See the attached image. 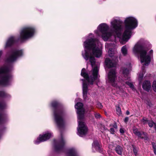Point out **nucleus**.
Segmentation results:
<instances>
[{"label":"nucleus","mask_w":156,"mask_h":156,"mask_svg":"<svg viewBox=\"0 0 156 156\" xmlns=\"http://www.w3.org/2000/svg\"><path fill=\"white\" fill-rule=\"evenodd\" d=\"M54 103H52V106H53V107H55V106L56 105H57V103L56 102H55V105H54Z\"/></svg>","instance_id":"72a5a7b5"},{"label":"nucleus","mask_w":156,"mask_h":156,"mask_svg":"<svg viewBox=\"0 0 156 156\" xmlns=\"http://www.w3.org/2000/svg\"><path fill=\"white\" fill-rule=\"evenodd\" d=\"M128 119H129L128 117H126L125 118L124 120V121L126 123H127V122H128Z\"/></svg>","instance_id":"7c9ffc66"},{"label":"nucleus","mask_w":156,"mask_h":156,"mask_svg":"<svg viewBox=\"0 0 156 156\" xmlns=\"http://www.w3.org/2000/svg\"><path fill=\"white\" fill-rule=\"evenodd\" d=\"M126 84L128 85L131 88L133 89L134 88L133 86L131 83H130L129 82H126Z\"/></svg>","instance_id":"393cba45"},{"label":"nucleus","mask_w":156,"mask_h":156,"mask_svg":"<svg viewBox=\"0 0 156 156\" xmlns=\"http://www.w3.org/2000/svg\"><path fill=\"white\" fill-rule=\"evenodd\" d=\"M51 135L50 133H47L43 135H40L37 140L35 142L36 144H37L40 142H43L47 140L50 138Z\"/></svg>","instance_id":"9d476101"},{"label":"nucleus","mask_w":156,"mask_h":156,"mask_svg":"<svg viewBox=\"0 0 156 156\" xmlns=\"http://www.w3.org/2000/svg\"><path fill=\"white\" fill-rule=\"evenodd\" d=\"M152 87L154 90L156 92V80L154 81L152 85Z\"/></svg>","instance_id":"b1692460"},{"label":"nucleus","mask_w":156,"mask_h":156,"mask_svg":"<svg viewBox=\"0 0 156 156\" xmlns=\"http://www.w3.org/2000/svg\"><path fill=\"white\" fill-rule=\"evenodd\" d=\"M148 49L142 46L136 45L133 49V52L135 53H139L140 57L142 63L143 65H148L151 62V56L152 55L153 51L152 50L150 51L149 55H146V53Z\"/></svg>","instance_id":"20e7f679"},{"label":"nucleus","mask_w":156,"mask_h":156,"mask_svg":"<svg viewBox=\"0 0 156 156\" xmlns=\"http://www.w3.org/2000/svg\"><path fill=\"white\" fill-rule=\"evenodd\" d=\"M148 123L149 126L151 127H152L153 126H154V129L156 131V125L153 121H150L148 122Z\"/></svg>","instance_id":"6ab92c4d"},{"label":"nucleus","mask_w":156,"mask_h":156,"mask_svg":"<svg viewBox=\"0 0 156 156\" xmlns=\"http://www.w3.org/2000/svg\"><path fill=\"white\" fill-rule=\"evenodd\" d=\"M93 149H94L96 151L100 152H102V147L97 142H94L93 144Z\"/></svg>","instance_id":"ddd939ff"},{"label":"nucleus","mask_w":156,"mask_h":156,"mask_svg":"<svg viewBox=\"0 0 156 156\" xmlns=\"http://www.w3.org/2000/svg\"><path fill=\"white\" fill-rule=\"evenodd\" d=\"M115 150L118 154L121 155L122 151V148L121 147L118 145L116 147Z\"/></svg>","instance_id":"f3484780"},{"label":"nucleus","mask_w":156,"mask_h":156,"mask_svg":"<svg viewBox=\"0 0 156 156\" xmlns=\"http://www.w3.org/2000/svg\"><path fill=\"white\" fill-rule=\"evenodd\" d=\"M55 121L58 126L60 128L62 127L64 124V122L62 118V114L60 112L54 113Z\"/></svg>","instance_id":"6e6552de"},{"label":"nucleus","mask_w":156,"mask_h":156,"mask_svg":"<svg viewBox=\"0 0 156 156\" xmlns=\"http://www.w3.org/2000/svg\"><path fill=\"white\" fill-rule=\"evenodd\" d=\"M117 89H118V90H121L122 91V90H121L120 88L119 87H118L117 88Z\"/></svg>","instance_id":"e433bc0d"},{"label":"nucleus","mask_w":156,"mask_h":156,"mask_svg":"<svg viewBox=\"0 0 156 156\" xmlns=\"http://www.w3.org/2000/svg\"><path fill=\"white\" fill-rule=\"evenodd\" d=\"M116 109L117 114L119 115H120L122 114V112L120 107L119 106H117Z\"/></svg>","instance_id":"4be33fe9"},{"label":"nucleus","mask_w":156,"mask_h":156,"mask_svg":"<svg viewBox=\"0 0 156 156\" xmlns=\"http://www.w3.org/2000/svg\"><path fill=\"white\" fill-rule=\"evenodd\" d=\"M116 77L115 70L113 69L110 70L108 74V81L114 87H116L117 84L115 81Z\"/></svg>","instance_id":"423d86ee"},{"label":"nucleus","mask_w":156,"mask_h":156,"mask_svg":"<svg viewBox=\"0 0 156 156\" xmlns=\"http://www.w3.org/2000/svg\"><path fill=\"white\" fill-rule=\"evenodd\" d=\"M141 122L144 124H145L147 123V119L144 117L143 118Z\"/></svg>","instance_id":"a878e982"},{"label":"nucleus","mask_w":156,"mask_h":156,"mask_svg":"<svg viewBox=\"0 0 156 156\" xmlns=\"http://www.w3.org/2000/svg\"><path fill=\"white\" fill-rule=\"evenodd\" d=\"M142 87L144 89L148 91L151 88V85L150 82L148 81H146L143 83L142 85Z\"/></svg>","instance_id":"4468645a"},{"label":"nucleus","mask_w":156,"mask_h":156,"mask_svg":"<svg viewBox=\"0 0 156 156\" xmlns=\"http://www.w3.org/2000/svg\"><path fill=\"white\" fill-rule=\"evenodd\" d=\"M87 84L83 83V97L84 99L87 98Z\"/></svg>","instance_id":"2eb2a0df"},{"label":"nucleus","mask_w":156,"mask_h":156,"mask_svg":"<svg viewBox=\"0 0 156 156\" xmlns=\"http://www.w3.org/2000/svg\"><path fill=\"white\" fill-rule=\"evenodd\" d=\"M94 115L96 119H99L101 117V115L98 113H95L94 114Z\"/></svg>","instance_id":"bb28decb"},{"label":"nucleus","mask_w":156,"mask_h":156,"mask_svg":"<svg viewBox=\"0 0 156 156\" xmlns=\"http://www.w3.org/2000/svg\"><path fill=\"white\" fill-rule=\"evenodd\" d=\"M133 133L139 137L143 139L147 138V135L146 133L143 132H140L138 131V130L136 129H133Z\"/></svg>","instance_id":"9b49d317"},{"label":"nucleus","mask_w":156,"mask_h":156,"mask_svg":"<svg viewBox=\"0 0 156 156\" xmlns=\"http://www.w3.org/2000/svg\"><path fill=\"white\" fill-rule=\"evenodd\" d=\"M83 105L81 103H77L75 106L76 108L77 109V113L78 114V128L77 129L78 134L80 136L85 135L87 131V128L85 123L81 121L84 113V110L83 108Z\"/></svg>","instance_id":"7ed1b4c3"},{"label":"nucleus","mask_w":156,"mask_h":156,"mask_svg":"<svg viewBox=\"0 0 156 156\" xmlns=\"http://www.w3.org/2000/svg\"><path fill=\"white\" fill-rule=\"evenodd\" d=\"M108 54L109 56L111 57L113 56V55H114L115 53V51H114V50L113 49H109L108 51Z\"/></svg>","instance_id":"412c9836"},{"label":"nucleus","mask_w":156,"mask_h":156,"mask_svg":"<svg viewBox=\"0 0 156 156\" xmlns=\"http://www.w3.org/2000/svg\"><path fill=\"white\" fill-rule=\"evenodd\" d=\"M14 42V38L13 37H10L7 41L6 44V46H9L12 45Z\"/></svg>","instance_id":"dca6fc26"},{"label":"nucleus","mask_w":156,"mask_h":156,"mask_svg":"<svg viewBox=\"0 0 156 156\" xmlns=\"http://www.w3.org/2000/svg\"><path fill=\"white\" fill-rule=\"evenodd\" d=\"M97 44H101L98 42L97 40H94L92 38L87 40L84 42V46L85 48V56H84V58L86 60H89L91 65L93 67L92 71V77L89 78L88 75L85 73V70L83 69L82 70L81 75L86 79V81L91 84H93V82L94 80L97 79L98 77V69L97 66H94L95 63V59L94 57L91 56H89L87 52L88 50H91L92 55L96 57H100L102 54V51L101 48H98L97 47Z\"/></svg>","instance_id":"f03ea898"},{"label":"nucleus","mask_w":156,"mask_h":156,"mask_svg":"<svg viewBox=\"0 0 156 156\" xmlns=\"http://www.w3.org/2000/svg\"><path fill=\"white\" fill-rule=\"evenodd\" d=\"M123 55H125L127 53V50L126 46H123L121 49Z\"/></svg>","instance_id":"aec40b11"},{"label":"nucleus","mask_w":156,"mask_h":156,"mask_svg":"<svg viewBox=\"0 0 156 156\" xmlns=\"http://www.w3.org/2000/svg\"><path fill=\"white\" fill-rule=\"evenodd\" d=\"M129 112L128 111H127L126 112V114L127 115H129Z\"/></svg>","instance_id":"f704fd0d"},{"label":"nucleus","mask_w":156,"mask_h":156,"mask_svg":"<svg viewBox=\"0 0 156 156\" xmlns=\"http://www.w3.org/2000/svg\"><path fill=\"white\" fill-rule=\"evenodd\" d=\"M125 23V30L121 38L125 43L130 37L131 30L137 27V23L136 20L132 17L127 18ZM122 23V22L118 18L116 17L111 22V27L114 30L112 33L108 32V27L105 23L101 24L99 26L96 33L99 36V33L100 32L101 37L105 41L108 40L113 34L115 37H118L121 38Z\"/></svg>","instance_id":"f257e3e1"},{"label":"nucleus","mask_w":156,"mask_h":156,"mask_svg":"<svg viewBox=\"0 0 156 156\" xmlns=\"http://www.w3.org/2000/svg\"><path fill=\"white\" fill-rule=\"evenodd\" d=\"M142 76H143V75H140L139 76V77L140 78L142 77Z\"/></svg>","instance_id":"4c0bfd02"},{"label":"nucleus","mask_w":156,"mask_h":156,"mask_svg":"<svg viewBox=\"0 0 156 156\" xmlns=\"http://www.w3.org/2000/svg\"><path fill=\"white\" fill-rule=\"evenodd\" d=\"M118 61L117 58L115 56L111 61L109 58H106L105 61V63L107 67L110 68L115 66Z\"/></svg>","instance_id":"1a4fd4ad"},{"label":"nucleus","mask_w":156,"mask_h":156,"mask_svg":"<svg viewBox=\"0 0 156 156\" xmlns=\"http://www.w3.org/2000/svg\"><path fill=\"white\" fill-rule=\"evenodd\" d=\"M122 73L125 78H126L127 76H128V75L129 74V71L127 69H123L122 71Z\"/></svg>","instance_id":"a211bd4d"},{"label":"nucleus","mask_w":156,"mask_h":156,"mask_svg":"<svg viewBox=\"0 0 156 156\" xmlns=\"http://www.w3.org/2000/svg\"><path fill=\"white\" fill-rule=\"evenodd\" d=\"M154 154H156V148L155 149H154Z\"/></svg>","instance_id":"c9c22d12"},{"label":"nucleus","mask_w":156,"mask_h":156,"mask_svg":"<svg viewBox=\"0 0 156 156\" xmlns=\"http://www.w3.org/2000/svg\"><path fill=\"white\" fill-rule=\"evenodd\" d=\"M34 32V29L32 27H25L21 30L19 39L22 41L32 36Z\"/></svg>","instance_id":"39448f33"},{"label":"nucleus","mask_w":156,"mask_h":156,"mask_svg":"<svg viewBox=\"0 0 156 156\" xmlns=\"http://www.w3.org/2000/svg\"><path fill=\"white\" fill-rule=\"evenodd\" d=\"M152 144L153 149H156V146L155 144H154V143H152Z\"/></svg>","instance_id":"2f4dec72"},{"label":"nucleus","mask_w":156,"mask_h":156,"mask_svg":"<svg viewBox=\"0 0 156 156\" xmlns=\"http://www.w3.org/2000/svg\"><path fill=\"white\" fill-rule=\"evenodd\" d=\"M3 75V76L0 83L6 84L11 79V75L5 73V69L4 68H0V75Z\"/></svg>","instance_id":"0eeeda50"},{"label":"nucleus","mask_w":156,"mask_h":156,"mask_svg":"<svg viewBox=\"0 0 156 156\" xmlns=\"http://www.w3.org/2000/svg\"><path fill=\"white\" fill-rule=\"evenodd\" d=\"M70 156H78L74 150H72L69 153Z\"/></svg>","instance_id":"5701e85b"},{"label":"nucleus","mask_w":156,"mask_h":156,"mask_svg":"<svg viewBox=\"0 0 156 156\" xmlns=\"http://www.w3.org/2000/svg\"><path fill=\"white\" fill-rule=\"evenodd\" d=\"M114 128L115 129H117V126L116 123H115L113 126Z\"/></svg>","instance_id":"473e14b6"},{"label":"nucleus","mask_w":156,"mask_h":156,"mask_svg":"<svg viewBox=\"0 0 156 156\" xmlns=\"http://www.w3.org/2000/svg\"><path fill=\"white\" fill-rule=\"evenodd\" d=\"M97 107L98 108H102V105L101 103H98L97 104Z\"/></svg>","instance_id":"cd10ccee"},{"label":"nucleus","mask_w":156,"mask_h":156,"mask_svg":"<svg viewBox=\"0 0 156 156\" xmlns=\"http://www.w3.org/2000/svg\"><path fill=\"white\" fill-rule=\"evenodd\" d=\"M110 132L112 134H114L115 130L113 128H111L110 129Z\"/></svg>","instance_id":"c85d7f7f"},{"label":"nucleus","mask_w":156,"mask_h":156,"mask_svg":"<svg viewBox=\"0 0 156 156\" xmlns=\"http://www.w3.org/2000/svg\"><path fill=\"white\" fill-rule=\"evenodd\" d=\"M119 131L120 133L122 134H123L125 132L124 129L122 128H121L120 129Z\"/></svg>","instance_id":"c756f323"},{"label":"nucleus","mask_w":156,"mask_h":156,"mask_svg":"<svg viewBox=\"0 0 156 156\" xmlns=\"http://www.w3.org/2000/svg\"><path fill=\"white\" fill-rule=\"evenodd\" d=\"M21 51H17L13 52L9 58V61H13L15 60L16 58L19 56L20 55Z\"/></svg>","instance_id":"f8f14e48"}]
</instances>
